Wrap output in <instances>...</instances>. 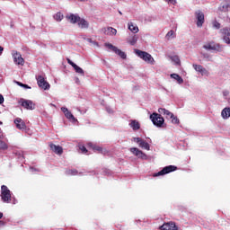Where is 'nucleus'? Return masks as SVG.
Returning <instances> with one entry per match:
<instances>
[{"label":"nucleus","instance_id":"c9c22d12","mask_svg":"<svg viewBox=\"0 0 230 230\" xmlns=\"http://www.w3.org/2000/svg\"><path fill=\"white\" fill-rule=\"evenodd\" d=\"M17 84L20 85V87H24V89H31L28 84H24L21 82H17Z\"/></svg>","mask_w":230,"mask_h":230},{"label":"nucleus","instance_id":"5701e85b","mask_svg":"<svg viewBox=\"0 0 230 230\" xmlns=\"http://www.w3.org/2000/svg\"><path fill=\"white\" fill-rule=\"evenodd\" d=\"M66 19L72 22V24H76L80 21V16L76 14H70L69 16H66Z\"/></svg>","mask_w":230,"mask_h":230},{"label":"nucleus","instance_id":"4468645a","mask_svg":"<svg viewBox=\"0 0 230 230\" xmlns=\"http://www.w3.org/2000/svg\"><path fill=\"white\" fill-rule=\"evenodd\" d=\"M160 230H179V227L175 225V222H167L160 226Z\"/></svg>","mask_w":230,"mask_h":230},{"label":"nucleus","instance_id":"2f4dec72","mask_svg":"<svg viewBox=\"0 0 230 230\" xmlns=\"http://www.w3.org/2000/svg\"><path fill=\"white\" fill-rule=\"evenodd\" d=\"M54 19L60 22L62 19H64V14H62V13H57L56 15H54Z\"/></svg>","mask_w":230,"mask_h":230},{"label":"nucleus","instance_id":"9d476101","mask_svg":"<svg viewBox=\"0 0 230 230\" xmlns=\"http://www.w3.org/2000/svg\"><path fill=\"white\" fill-rule=\"evenodd\" d=\"M129 150L131 154H134L138 159H142L143 161H146V159H148V155H146V154L139 150L137 147H131Z\"/></svg>","mask_w":230,"mask_h":230},{"label":"nucleus","instance_id":"ddd939ff","mask_svg":"<svg viewBox=\"0 0 230 230\" xmlns=\"http://www.w3.org/2000/svg\"><path fill=\"white\" fill-rule=\"evenodd\" d=\"M220 33L223 35V40L226 43V44H230V28H223L220 30Z\"/></svg>","mask_w":230,"mask_h":230},{"label":"nucleus","instance_id":"f704fd0d","mask_svg":"<svg viewBox=\"0 0 230 230\" xmlns=\"http://www.w3.org/2000/svg\"><path fill=\"white\" fill-rule=\"evenodd\" d=\"M79 150H81L82 154H87V148L85 147V146H79Z\"/></svg>","mask_w":230,"mask_h":230},{"label":"nucleus","instance_id":"a18cd8bd","mask_svg":"<svg viewBox=\"0 0 230 230\" xmlns=\"http://www.w3.org/2000/svg\"><path fill=\"white\" fill-rule=\"evenodd\" d=\"M1 218H3V213L2 212H0V220H1Z\"/></svg>","mask_w":230,"mask_h":230},{"label":"nucleus","instance_id":"473e14b6","mask_svg":"<svg viewBox=\"0 0 230 230\" xmlns=\"http://www.w3.org/2000/svg\"><path fill=\"white\" fill-rule=\"evenodd\" d=\"M0 150H8V144L3 140H0Z\"/></svg>","mask_w":230,"mask_h":230},{"label":"nucleus","instance_id":"7ed1b4c3","mask_svg":"<svg viewBox=\"0 0 230 230\" xmlns=\"http://www.w3.org/2000/svg\"><path fill=\"white\" fill-rule=\"evenodd\" d=\"M158 112H159V114H164V116H165L166 119H171L172 123H173L174 125H179V122H180L179 119L170 111H168L164 108H160V109H158Z\"/></svg>","mask_w":230,"mask_h":230},{"label":"nucleus","instance_id":"c03bdc74","mask_svg":"<svg viewBox=\"0 0 230 230\" xmlns=\"http://www.w3.org/2000/svg\"><path fill=\"white\" fill-rule=\"evenodd\" d=\"M4 226V221H0V226Z\"/></svg>","mask_w":230,"mask_h":230},{"label":"nucleus","instance_id":"f3484780","mask_svg":"<svg viewBox=\"0 0 230 230\" xmlns=\"http://www.w3.org/2000/svg\"><path fill=\"white\" fill-rule=\"evenodd\" d=\"M192 66L194 67L195 71L200 73L202 76H204L205 75L208 76L209 75V72H208V70L201 65L193 64Z\"/></svg>","mask_w":230,"mask_h":230},{"label":"nucleus","instance_id":"423d86ee","mask_svg":"<svg viewBox=\"0 0 230 230\" xmlns=\"http://www.w3.org/2000/svg\"><path fill=\"white\" fill-rule=\"evenodd\" d=\"M203 48L208 51H222V45L216 43L215 41L208 42Z\"/></svg>","mask_w":230,"mask_h":230},{"label":"nucleus","instance_id":"49530a36","mask_svg":"<svg viewBox=\"0 0 230 230\" xmlns=\"http://www.w3.org/2000/svg\"><path fill=\"white\" fill-rule=\"evenodd\" d=\"M119 13L120 15H123V13H121V11H119Z\"/></svg>","mask_w":230,"mask_h":230},{"label":"nucleus","instance_id":"412c9836","mask_svg":"<svg viewBox=\"0 0 230 230\" xmlns=\"http://www.w3.org/2000/svg\"><path fill=\"white\" fill-rule=\"evenodd\" d=\"M102 31L104 35H110V36L116 35V33H118V31L112 27L104 28L102 29Z\"/></svg>","mask_w":230,"mask_h":230},{"label":"nucleus","instance_id":"a211bd4d","mask_svg":"<svg viewBox=\"0 0 230 230\" xmlns=\"http://www.w3.org/2000/svg\"><path fill=\"white\" fill-rule=\"evenodd\" d=\"M14 124L16 125V128H18L19 130H26V123L24 122V120H22V119L16 118L14 119Z\"/></svg>","mask_w":230,"mask_h":230},{"label":"nucleus","instance_id":"20e7f679","mask_svg":"<svg viewBox=\"0 0 230 230\" xmlns=\"http://www.w3.org/2000/svg\"><path fill=\"white\" fill-rule=\"evenodd\" d=\"M150 119L155 127H163L164 125V118L159 113H153L150 115Z\"/></svg>","mask_w":230,"mask_h":230},{"label":"nucleus","instance_id":"f257e3e1","mask_svg":"<svg viewBox=\"0 0 230 230\" xmlns=\"http://www.w3.org/2000/svg\"><path fill=\"white\" fill-rule=\"evenodd\" d=\"M2 202H4L5 204H10L12 202V192L8 189L6 185L1 186V194H0Z\"/></svg>","mask_w":230,"mask_h":230},{"label":"nucleus","instance_id":"bb28decb","mask_svg":"<svg viewBox=\"0 0 230 230\" xmlns=\"http://www.w3.org/2000/svg\"><path fill=\"white\" fill-rule=\"evenodd\" d=\"M221 115L224 119H227V118H230V108H225L222 111Z\"/></svg>","mask_w":230,"mask_h":230},{"label":"nucleus","instance_id":"aec40b11","mask_svg":"<svg viewBox=\"0 0 230 230\" xmlns=\"http://www.w3.org/2000/svg\"><path fill=\"white\" fill-rule=\"evenodd\" d=\"M22 107H24V109H27L29 111H33L35 109V104H33V102L25 100L22 102Z\"/></svg>","mask_w":230,"mask_h":230},{"label":"nucleus","instance_id":"37998d69","mask_svg":"<svg viewBox=\"0 0 230 230\" xmlns=\"http://www.w3.org/2000/svg\"><path fill=\"white\" fill-rule=\"evenodd\" d=\"M0 137H3V130H1V128H0Z\"/></svg>","mask_w":230,"mask_h":230},{"label":"nucleus","instance_id":"a19ab883","mask_svg":"<svg viewBox=\"0 0 230 230\" xmlns=\"http://www.w3.org/2000/svg\"><path fill=\"white\" fill-rule=\"evenodd\" d=\"M3 51H4V48L0 46V55H3Z\"/></svg>","mask_w":230,"mask_h":230},{"label":"nucleus","instance_id":"ea45409f","mask_svg":"<svg viewBox=\"0 0 230 230\" xmlns=\"http://www.w3.org/2000/svg\"><path fill=\"white\" fill-rule=\"evenodd\" d=\"M78 172L76 170H71L69 171V173H71V175H75V173H77Z\"/></svg>","mask_w":230,"mask_h":230},{"label":"nucleus","instance_id":"de8ad7c7","mask_svg":"<svg viewBox=\"0 0 230 230\" xmlns=\"http://www.w3.org/2000/svg\"><path fill=\"white\" fill-rule=\"evenodd\" d=\"M0 125H3V122H2V121H0Z\"/></svg>","mask_w":230,"mask_h":230},{"label":"nucleus","instance_id":"a878e982","mask_svg":"<svg viewBox=\"0 0 230 230\" xmlns=\"http://www.w3.org/2000/svg\"><path fill=\"white\" fill-rule=\"evenodd\" d=\"M229 9H230V2L229 1L223 2L220 7L221 12H229Z\"/></svg>","mask_w":230,"mask_h":230},{"label":"nucleus","instance_id":"09e8293b","mask_svg":"<svg viewBox=\"0 0 230 230\" xmlns=\"http://www.w3.org/2000/svg\"><path fill=\"white\" fill-rule=\"evenodd\" d=\"M78 1H81V2H82V1H85V0H78Z\"/></svg>","mask_w":230,"mask_h":230},{"label":"nucleus","instance_id":"2eb2a0df","mask_svg":"<svg viewBox=\"0 0 230 230\" xmlns=\"http://www.w3.org/2000/svg\"><path fill=\"white\" fill-rule=\"evenodd\" d=\"M66 61L69 66H72V67H74L75 73H78V75H82V76H84L85 73L84 72V69H82V67L78 66L76 64H75V62H72L69 58H66Z\"/></svg>","mask_w":230,"mask_h":230},{"label":"nucleus","instance_id":"b1692460","mask_svg":"<svg viewBox=\"0 0 230 230\" xmlns=\"http://www.w3.org/2000/svg\"><path fill=\"white\" fill-rule=\"evenodd\" d=\"M129 127L133 130H139V128H141V125L139 124V121H137L136 119L130 121Z\"/></svg>","mask_w":230,"mask_h":230},{"label":"nucleus","instance_id":"c756f323","mask_svg":"<svg viewBox=\"0 0 230 230\" xmlns=\"http://www.w3.org/2000/svg\"><path fill=\"white\" fill-rule=\"evenodd\" d=\"M128 42L131 45V46H135V44L137 42V36L134 35L131 38H129L128 40Z\"/></svg>","mask_w":230,"mask_h":230},{"label":"nucleus","instance_id":"c85d7f7f","mask_svg":"<svg viewBox=\"0 0 230 230\" xmlns=\"http://www.w3.org/2000/svg\"><path fill=\"white\" fill-rule=\"evenodd\" d=\"M128 30H130L132 33H137V31H139V28L133 22L128 23Z\"/></svg>","mask_w":230,"mask_h":230},{"label":"nucleus","instance_id":"dca6fc26","mask_svg":"<svg viewBox=\"0 0 230 230\" xmlns=\"http://www.w3.org/2000/svg\"><path fill=\"white\" fill-rule=\"evenodd\" d=\"M49 148L52 152H54V154H57L58 155H62V154H64V149L60 146L50 143Z\"/></svg>","mask_w":230,"mask_h":230},{"label":"nucleus","instance_id":"6e6552de","mask_svg":"<svg viewBox=\"0 0 230 230\" xmlns=\"http://www.w3.org/2000/svg\"><path fill=\"white\" fill-rule=\"evenodd\" d=\"M105 47L108 48V49H111V51H113L114 53H116V55H119V57H120V58H127V54H125V52L121 51V49H118V47L111 44V43H105Z\"/></svg>","mask_w":230,"mask_h":230},{"label":"nucleus","instance_id":"f8f14e48","mask_svg":"<svg viewBox=\"0 0 230 230\" xmlns=\"http://www.w3.org/2000/svg\"><path fill=\"white\" fill-rule=\"evenodd\" d=\"M133 140L138 144L140 148H145V150H150V144L143 140L141 137H134Z\"/></svg>","mask_w":230,"mask_h":230},{"label":"nucleus","instance_id":"4c0bfd02","mask_svg":"<svg viewBox=\"0 0 230 230\" xmlns=\"http://www.w3.org/2000/svg\"><path fill=\"white\" fill-rule=\"evenodd\" d=\"M4 103V97L0 93V105Z\"/></svg>","mask_w":230,"mask_h":230},{"label":"nucleus","instance_id":"e433bc0d","mask_svg":"<svg viewBox=\"0 0 230 230\" xmlns=\"http://www.w3.org/2000/svg\"><path fill=\"white\" fill-rule=\"evenodd\" d=\"M174 33H175V32L171 30V31L166 34L167 39H170L171 37H173Z\"/></svg>","mask_w":230,"mask_h":230},{"label":"nucleus","instance_id":"393cba45","mask_svg":"<svg viewBox=\"0 0 230 230\" xmlns=\"http://www.w3.org/2000/svg\"><path fill=\"white\" fill-rule=\"evenodd\" d=\"M79 28H82V30H85L89 28V22L85 21L84 19L80 18L78 22Z\"/></svg>","mask_w":230,"mask_h":230},{"label":"nucleus","instance_id":"cd10ccee","mask_svg":"<svg viewBox=\"0 0 230 230\" xmlns=\"http://www.w3.org/2000/svg\"><path fill=\"white\" fill-rule=\"evenodd\" d=\"M171 78H173V80H176L178 84H184V80L178 74H172Z\"/></svg>","mask_w":230,"mask_h":230},{"label":"nucleus","instance_id":"f03ea898","mask_svg":"<svg viewBox=\"0 0 230 230\" xmlns=\"http://www.w3.org/2000/svg\"><path fill=\"white\" fill-rule=\"evenodd\" d=\"M136 55L139 57V58H142L144 62H147V64H155V60L152 58V55H150L148 52L142 51L139 49L135 50Z\"/></svg>","mask_w":230,"mask_h":230},{"label":"nucleus","instance_id":"1a4fd4ad","mask_svg":"<svg viewBox=\"0 0 230 230\" xmlns=\"http://www.w3.org/2000/svg\"><path fill=\"white\" fill-rule=\"evenodd\" d=\"M37 83H38V85L40 89H44V91H48L50 87L49 85V83H48L46 81V79L44 78V76L42 75H38L37 78Z\"/></svg>","mask_w":230,"mask_h":230},{"label":"nucleus","instance_id":"9b49d317","mask_svg":"<svg viewBox=\"0 0 230 230\" xmlns=\"http://www.w3.org/2000/svg\"><path fill=\"white\" fill-rule=\"evenodd\" d=\"M13 58L14 64H16L17 66H24V58H22L21 53L15 51L14 53H13Z\"/></svg>","mask_w":230,"mask_h":230},{"label":"nucleus","instance_id":"4be33fe9","mask_svg":"<svg viewBox=\"0 0 230 230\" xmlns=\"http://www.w3.org/2000/svg\"><path fill=\"white\" fill-rule=\"evenodd\" d=\"M61 111L65 114L66 118H67V119H72L73 121H75V116L73 115V113H71V111H69L67 108L62 107Z\"/></svg>","mask_w":230,"mask_h":230},{"label":"nucleus","instance_id":"58836bf2","mask_svg":"<svg viewBox=\"0 0 230 230\" xmlns=\"http://www.w3.org/2000/svg\"><path fill=\"white\" fill-rule=\"evenodd\" d=\"M171 4H177V0H167Z\"/></svg>","mask_w":230,"mask_h":230},{"label":"nucleus","instance_id":"7c9ffc66","mask_svg":"<svg viewBox=\"0 0 230 230\" xmlns=\"http://www.w3.org/2000/svg\"><path fill=\"white\" fill-rule=\"evenodd\" d=\"M171 59L174 64H176V66H181V59L179 58V56H172L171 57Z\"/></svg>","mask_w":230,"mask_h":230},{"label":"nucleus","instance_id":"39448f33","mask_svg":"<svg viewBox=\"0 0 230 230\" xmlns=\"http://www.w3.org/2000/svg\"><path fill=\"white\" fill-rule=\"evenodd\" d=\"M195 18H196V24L198 28H202L204 25V22H206V19L204 16V13L200 10H198L194 13Z\"/></svg>","mask_w":230,"mask_h":230},{"label":"nucleus","instance_id":"0eeeda50","mask_svg":"<svg viewBox=\"0 0 230 230\" xmlns=\"http://www.w3.org/2000/svg\"><path fill=\"white\" fill-rule=\"evenodd\" d=\"M177 170V166L168 165L163 168L160 172L154 173L153 177H159L161 175H166V173H172V172H175Z\"/></svg>","mask_w":230,"mask_h":230},{"label":"nucleus","instance_id":"79ce46f5","mask_svg":"<svg viewBox=\"0 0 230 230\" xmlns=\"http://www.w3.org/2000/svg\"><path fill=\"white\" fill-rule=\"evenodd\" d=\"M204 58H209V56L208 54L203 55Z\"/></svg>","mask_w":230,"mask_h":230},{"label":"nucleus","instance_id":"72a5a7b5","mask_svg":"<svg viewBox=\"0 0 230 230\" xmlns=\"http://www.w3.org/2000/svg\"><path fill=\"white\" fill-rule=\"evenodd\" d=\"M212 24H213V28H216V30H220V26H221L220 22H218L217 21H214Z\"/></svg>","mask_w":230,"mask_h":230},{"label":"nucleus","instance_id":"6ab92c4d","mask_svg":"<svg viewBox=\"0 0 230 230\" xmlns=\"http://www.w3.org/2000/svg\"><path fill=\"white\" fill-rule=\"evenodd\" d=\"M89 148H92L93 152H98L99 154H107V150H103L102 146H96L93 143H88Z\"/></svg>","mask_w":230,"mask_h":230}]
</instances>
